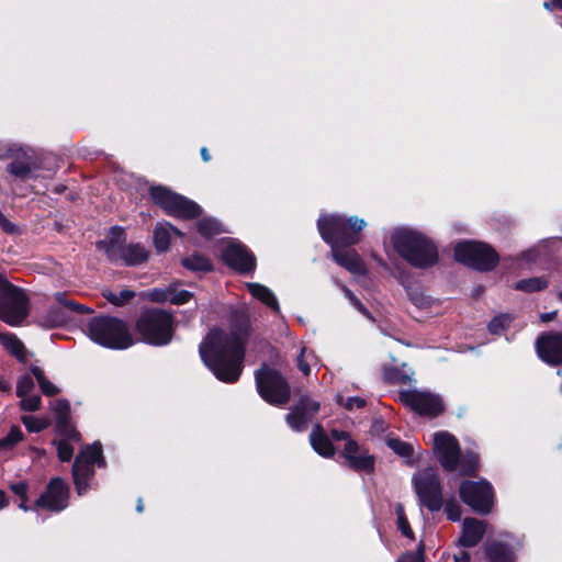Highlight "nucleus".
Masks as SVG:
<instances>
[{"label":"nucleus","instance_id":"56","mask_svg":"<svg viewBox=\"0 0 562 562\" xmlns=\"http://www.w3.org/2000/svg\"><path fill=\"white\" fill-rule=\"evenodd\" d=\"M330 439L336 441L345 440L346 442L353 440L350 432L336 428L330 430Z\"/></svg>","mask_w":562,"mask_h":562},{"label":"nucleus","instance_id":"12","mask_svg":"<svg viewBox=\"0 0 562 562\" xmlns=\"http://www.w3.org/2000/svg\"><path fill=\"white\" fill-rule=\"evenodd\" d=\"M458 494L461 502L475 514L486 516L492 513L495 503V491L487 480H463L459 485Z\"/></svg>","mask_w":562,"mask_h":562},{"label":"nucleus","instance_id":"49","mask_svg":"<svg viewBox=\"0 0 562 562\" xmlns=\"http://www.w3.org/2000/svg\"><path fill=\"white\" fill-rule=\"evenodd\" d=\"M34 381L29 374L20 376L16 381V396L24 397L29 395L34 389Z\"/></svg>","mask_w":562,"mask_h":562},{"label":"nucleus","instance_id":"61","mask_svg":"<svg viewBox=\"0 0 562 562\" xmlns=\"http://www.w3.org/2000/svg\"><path fill=\"white\" fill-rule=\"evenodd\" d=\"M9 505V499L3 490H0V509L5 508Z\"/></svg>","mask_w":562,"mask_h":562},{"label":"nucleus","instance_id":"9","mask_svg":"<svg viewBox=\"0 0 562 562\" xmlns=\"http://www.w3.org/2000/svg\"><path fill=\"white\" fill-rule=\"evenodd\" d=\"M30 299L24 289L0 273V319L10 326L21 325L29 316Z\"/></svg>","mask_w":562,"mask_h":562},{"label":"nucleus","instance_id":"63","mask_svg":"<svg viewBox=\"0 0 562 562\" xmlns=\"http://www.w3.org/2000/svg\"><path fill=\"white\" fill-rule=\"evenodd\" d=\"M11 390L10 383L4 380H0V392H8Z\"/></svg>","mask_w":562,"mask_h":562},{"label":"nucleus","instance_id":"23","mask_svg":"<svg viewBox=\"0 0 562 562\" xmlns=\"http://www.w3.org/2000/svg\"><path fill=\"white\" fill-rule=\"evenodd\" d=\"M486 562H516L515 549L512 544L501 541H487L484 546Z\"/></svg>","mask_w":562,"mask_h":562},{"label":"nucleus","instance_id":"52","mask_svg":"<svg viewBox=\"0 0 562 562\" xmlns=\"http://www.w3.org/2000/svg\"><path fill=\"white\" fill-rule=\"evenodd\" d=\"M397 515H398L397 516L398 530L402 532L403 536L414 540L415 533L409 525L408 519L406 518L405 514L403 513V509L401 506L398 507Z\"/></svg>","mask_w":562,"mask_h":562},{"label":"nucleus","instance_id":"4","mask_svg":"<svg viewBox=\"0 0 562 562\" xmlns=\"http://www.w3.org/2000/svg\"><path fill=\"white\" fill-rule=\"evenodd\" d=\"M88 333L92 341L109 349L122 350L133 345L127 324L114 316L92 317L88 323Z\"/></svg>","mask_w":562,"mask_h":562},{"label":"nucleus","instance_id":"18","mask_svg":"<svg viewBox=\"0 0 562 562\" xmlns=\"http://www.w3.org/2000/svg\"><path fill=\"white\" fill-rule=\"evenodd\" d=\"M55 413V432L66 440L79 442L81 434L71 422V406L68 400L58 398L52 402Z\"/></svg>","mask_w":562,"mask_h":562},{"label":"nucleus","instance_id":"21","mask_svg":"<svg viewBox=\"0 0 562 562\" xmlns=\"http://www.w3.org/2000/svg\"><path fill=\"white\" fill-rule=\"evenodd\" d=\"M486 531V524L473 517H467L462 522L461 536L458 546L461 548H473L477 546Z\"/></svg>","mask_w":562,"mask_h":562},{"label":"nucleus","instance_id":"13","mask_svg":"<svg viewBox=\"0 0 562 562\" xmlns=\"http://www.w3.org/2000/svg\"><path fill=\"white\" fill-rule=\"evenodd\" d=\"M400 401L403 405L418 414L429 418H437L445 413V404L438 394L417 390L400 392Z\"/></svg>","mask_w":562,"mask_h":562},{"label":"nucleus","instance_id":"2","mask_svg":"<svg viewBox=\"0 0 562 562\" xmlns=\"http://www.w3.org/2000/svg\"><path fill=\"white\" fill-rule=\"evenodd\" d=\"M316 226L324 243L330 247L335 263L351 274L367 276V265L353 248L361 241V232L367 226L364 220L334 213L319 216Z\"/></svg>","mask_w":562,"mask_h":562},{"label":"nucleus","instance_id":"3","mask_svg":"<svg viewBox=\"0 0 562 562\" xmlns=\"http://www.w3.org/2000/svg\"><path fill=\"white\" fill-rule=\"evenodd\" d=\"M391 243L398 256L413 268L425 270L439 261L436 243L417 229L396 228L391 235Z\"/></svg>","mask_w":562,"mask_h":562},{"label":"nucleus","instance_id":"45","mask_svg":"<svg viewBox=\"0 0 562 562\" xmlns=\"http://www.w3.org/2000/svg\"><path fill=\"white\" fill-rule=\"evenodd\" d=\"M425 543L420 540L414 551H405L402 553L396 562H425Z\"/></svg>","mask_w":562,"mask_h":562},{"label":"nucleus","instance_id":"17","mask_svg":"<svg viewBox=\"0 0 562 562\" xmlns=\"http://www.w3.org/2000/svg\"><path fill=\"white\" fill-rule=\"evenodd\" d=\"M222 261L239 274L252 273L257 266L255 255L243 244H229L221 254Z\"/></svg>","mask_w":562,"mask_h":562},{"label":"nucleus","instance_id":"48","mask_svg":"<svg viewBox=\"0 0 562 562\" xmlns=\"http://www.w3.org/2000/svg\"><path fill=\"white\" fill-rule=\"evenodd\" d=\"M66 439L53 441V445L57 448V457L61 462H69L74 457V447Z\"/></svg>","mask_w":562,"mask_h":562},{"label":"nucleus","instance_id":"20","mask_svg":"<svg viewBox=\"0 0 562 562\" xmlns=\"http://www.w3.org/2000/svg\"><path fill=\"white\" fill-rule=\"evenodd\" d=\"M538 357L551 367L562 364V333H542L536 340Z\"/></svg>","mask_w":562,"mask_h":562},{"label":"nucleus","instance_id":"28","mask_svg":"<svg viewBox=\"0 0 562 562\" xmlns=\"http://www.w3.org/2000/svg\"><path fill=\"white\" fill-rule=\"evenodd\" d=\"M248 292L258 301L267 305L273 312H280V305L274 293L260 283H247Z\"/></svg>","mask_w":562,"mask_h":562},{"label":"nucleus","instance_id":"10","mask_svg":"<svg viewBox=\"0 0 562 562\" xmlns=\"http://www.w3.org/2000/svg\"><path fill=\"white\" fill-rule=\"evenodd\" d=\"M148 193L154 204L169 216L181 220H195L203 212L196 202L171 191L165 186H151Z\"/></svg>","mask_w":562,"mask_h":562},{"label":"nucleus","instance_id":"47","mask_svg":"<svg viewBox=\"0 0 562 562\" xmlns=\"http://www.w3.org/2000/svg\"><path fill=\"white\" fill-rule=\"evenodd\" d=\"M445 513L447 515V519L453 522L460 521L462 516V507L456 501V498L451 497L445 501L443 507Z\"/></svg>","mask_w":562,"mask_h":562},{"label":"nucleus","instance_id":"19","mask_svg":"<svg viewBox=\"0 0 562 562\" xmlns=\"http://www.w3.org/2000/svg\"><path fill=\"white\" fill-rule=\"evenodd\" d=\"M340 457L346 460L348 468L355 472H364L367 474L374 472L375 457L369 453L368 449H361L356 440L345 443Z\"/></svg>","mask_w":562,"mask_h":562},{"label":"nucleus","instance_id":"11","mask_svg":"<svg viewBox=\"0 0 562 562\" xmlns=\"http://www.w3.org/2000/svg\"><path fill=\"white\" fill-rule=\"evenodd\" d=\"M413 488L420 507L430 513L442 509L445 504L443 487L436 469L426 468L412 477Z\"/></svg>","mask_w":562,"mask_h":562},{"label":"nucleus","instance_id":"30","mask_svg":"<svg viewBox=\"0 0 562 562\" xmlns=\"http://www.w3.org/2000/svg\"><path fill=\"white\" fill-rule=\"evenodd\" d=\"M181 266L192 272H212L214 266L204 255L194 251L191 256L181 259Z\"/></svg>","mask_w":562,"mask_h":562},{"label":"nucleus","instance_id":"29","mask_svg":"<svg viewBox=\"0 0 562 562\" xmlns=\"http://www.w3.org/2000/svg\"><path fill=\"white\" fill-rule=\"evenodd\" d=\"M481 467L480 454L473 450L460 451L459 470L462 476H476Z\"/></svg>","mask_w":562,"mask_h":562},{"label":"nucleus","instance_id":"15","mask_svg":"<svg viewBox=\"0 0 562 562\" xmlns=\"http://www.w3.org/2000/svg\"><path fill=\"white\" fill-rule=\"evenodd\" d=\"M69 495L70 490L64 479L53 477L46 485L45 491L34 502V508L60 513L67 508Z\"/></svg>","mask_w":562,"mask_h":562},{"label":"nucleus","instance_id":"6","mask_svg":"<svg viewBox=\"0 0 562 562\" xmlns=\"http://www.w3.org/2000/svg\"><path fill=\"white\" fill-rule=\"evenodd\" d=\"M175 317L161 308L145 310L136 321V330L144 342L151 346H166L173 337Z\"/></svg>","mask_w":562,"mask_h":562},{"label":"nucleus","instance_id":"64","mask_svg":"<svg viewBox=\"0 0 562 562\" xmlns=\"http://www.w3.org/2000/svg\"><path fill=\"white\" fill-rule=\"evenodd\" d=\"M342 291H344V293H345V296H346L350 302H351L352 296H356V295L353 294V292H352L350 289H348L347 286H345V285L342 286Z\"/></svg>","mask_w":562,"mask_h":562},{"label":"nucleus","instance_id":"38","mask_svg":"<svg viewBox=\"0 0 562 562\" xmlns=\"http://www.w3.org/2000/svg\"><path fill=\"white\" fill-rule=\"evenodd\" d=\"M513 321L514 317L510 314H498L490 321L487 329L492 335H501L509 328Z\"/></svg>","mask_w":562,"mask_h":562},{"label":"nucleus","instance_id":"41","mask_svg":"<svg viewBox=\"0 0 562 562\" xmlns=\"http://www.w3.org/2000/svg\"><path fill=\"white\" fill-rule=\"evenodd\" d=\"M153 241L158 252H166L170 248V234L166 227H156L153 235Z\"/></svg>","mask_w":562,"mask_h":562},{"label":"nucleus","instance_id":"25","mask_svg":"<svg viewBox=\"0 0 562 562\" xmlns=\"http://www.w3.org/2000/svg\"><path fill=\"white\" fill-rule=\"evenodd\" d=\"M71 318V314L63 307L52 306L38 317L37 324L43 328L52 329L67 325Z\"/></svg>","mask_w":562,"mask_h":562},{"label":"nucleus","instance_id":"39","mask_svg":"<svg viewBox=\"0 0 562 562\" xmlns=\"http://www.w3.org/2000/svg\"><path fill=\"white\" fill-rule=\"evenodd\" d=\"M10 490L14 495H16L20 498V503L18 505L20 509H22L24 512L34 509V506L31 507L27 505V502H29V496H27L29 484H27V482L20 481V482L12 483V484H10Z\"/></svg>","mask_w":562,"mask_h":562},{"label":"nucleus","instance_id":"35","mask_svg":"<svg viewBox=\"0 0 562 562\" xmlns=\"http://www.w3.org/2000/svg\"><path fill=\"white\" fill-rule=\"evenodd\" d=\"M55 300L58 302L60 307L71 314H91L93 310L87 305L80 304L74 300H69L64 292H57Z\"/></svg>","mask_w":562,"mask_h":562},{"label":"nucleus","instance_id":"51","mask_svg":"<svg viewBox=\"0 0 562 562\" xmlns=\"http://www.w3.org/2000/svg\"><path fill=\"white\" fill-rule=\"evenodd\" d=\"M20 398V408L24 412H36L42 406V398L40 395H26Z\"/></svg>","mask_w":562,"mask_h":562},{"label":"nucleus","instance_id":"57","mask_svg":"<svg viewBox=\"0 0 562 562\" xmlns=\"http://www.w3.org/2000/svg\"><path fill=\"white\" fill-rule=\"evenodd\" d=\"M350 303L363 316H366L368 318L372 317L370 311L366 307V305L357 296H352Z\"/></svg>","mask_w":562,"mask_h":562},{"label":"nucleus","instance_id":"14","mask_svg":"<svg viewBox=\"0 0 562 562\" xmlns=\"http://www.w3.org/2000/svg\"><path fill=\"white\" fill-rule=\"evenodd\" d=\"M460 451L459 441L452 434L445 430L434 434V452L445 471H457L460 461Z\"/></svg>","mask_w":562,"mask_h":562},{"label":"nucleus","instance_id":"58","mask_svg":"<svg viewBox=\"0 0 562 562\" xmlns=\"http://www.w3.org/2000/svg\"><path fill=\"white\" fill-rule=\"evenodd\" d=\"M543 5L548 10H562V0L546 1Z\"/></svg>","mask_w":562,"mask_h":562},{"label":"nucleus","instance_id":"1","mask_svg":"<svg viewBox=\"0 0 562 562\" xmlns=\"http://www.w3.org/2000/svg\"><path fill=\"white\" fill-rule=\"evenodd\" d=\"M229 330L213 327L199 346L205 367L224 383H236L244 369L246 347L252 333L248 313L234 310L228 322Z\"/></svg>","mask_w":562,"mask_h":562},{"label":"nucleus","instance_id":"59","mask_svg":"<svg viewBox=\"0 0 562 562\" xmlns=\"http://www.w3.org/2000/svg\"><path fill=\"white\" fill-rule=\"evenodd\" d=\"M454 562H471V555L468 551H461L459 554H454Z\"/></svg>","mask_w":562,"mask_h":562},{"label":"nucleus","instance_id":"31","mask_svg":"<svg viewBox=\"0 0 562 562\" xmlns=\"http://www.w3.org/2000/svg\"><path fill=\"white\" fill-rule=\"evenodd\" d=\"M195 227L198 233L207 240L224 232L222 228V223L218 220L210 216H204L198 220Z\"/></svg>","mask_w":562,"mask_h":562},{"label":"nucleus","instance_id":"7","mask_svg":"<svg viewBox=\"0 0 562 562\" xmlns=\"http://www.w3.org/2000/svg\"><path fill=\"white\" fill-rule=\"evenodd\" d=\"M453 258L479 272H491L501 261L499 254L491 244L476 239L458 241L453 247Z\"/></svg>","mask_w":562,"mask_h":562},{"label":"nucleus","instance_id":"46","mask_svg":"<svg viewBox=\"0 0 562 562\" xmlns=\"http://www.w3.org/2000/svg\"><path fill=\"white\" fill-rule=\"evenodd\" d=\"M383 376L384 380L391 384H405L409 380L408 375L396 367L385 368Z\"/></svg>","mask_w":562,"mask_h":562},{"label":"nucleus","instance_id":"55","mask_svg":"<svg viewBox=\"0 0 562 562\" xmlns=\"http://www.w3.org/2000/svg\"><path fill=\"white\" fill-rule=\"evenodd\" d=\"M0 228L5 234H16L18 233V226L13 224L11 221H9L4 215L0 218Z\"/></svg>","mask_w":562,"mask_h":562},{"label":"nucleus","instance_id":"40","mask_svg":"<svg viewBox=\"0 0 562 562\" xmlns=\"http://www.w3.org/2000/svg\"><path fill=\"white\" fill-rule=\"evenodd\" d=\"M21 422L29 432H41L50 425V422L47 418L36 417L33 415L22 416Z\"/></svg>","mask_w":562,"mask_h":562},{"label":"nucleus","instance_id":"50","mask_svg":"<svg viewBox=\"0 0 562 562\" xmlns=\"http://www.w3.org/2000/svg\"><path fill=\"white\" fill-rule=\"evenodd\" d=\"M336 402L350 412L356 407L363 408L367 405V401L360 396H350L345 400L342 395H338Z\"/></svg>","mask_w":562,"mask_h":562},{"label":"nucleus","instance_id":"43","mask_svg":"<svg viewBox=\"0 0 562 562\" xmlns=\"http://www.w3.org/2000/svg\"><path fill=\"white\" fill-rule=\"evenodd\" d=\"M7 171L12 176L25 181L31 177L32 168L27 162L13 160L8 165Z\"/></svg>","mask_w":562,"mask_h":562},{"label":"nucleus","instance_id":"16","mask_svg":"<svg viewBox=\"0 0 562 562\" xmlns=\"http://www.w3.org/2000/svg\"><path fill=\"white\" fill-rule=\"evenodd\" d=\"M321 409V403L313 400L308 394L300 396L299 401L290 407L284 419L288 426L296 432L307 429L308 424Z\"/></svg>","mask_w":562,"mask_h":562},{"label":"nucleus","instance_id":"62","mask_svg":"<svg viewBox=\"0 0 562 562\" xmlns=\"http://www.w3.org/2000/svg\"><path fill=\"white\" fill-rule=\"evenodd\" d=\"M201 158L204 162H209L211 160V155L209 153V149L206 147H202L200 149Z\"/></svg>","mask_w":562,"mask_h":562},{"label":"nucleus","instance_id":"27","mask_svg":"<svg viewBox=\"0 0 562 562\" xmlns=\"http://www.w3.org/2000/svg\"><path fill=\"white\" fill-rule=\"evenodd\" d=\"M75 460H79L82 464H88V467H93L97 464L99 468H104L106 465L105 459L103 457V448L100 441H95L91 445H86Z\"/></svg>","mask_w":562,"mask_h":562},{"label":"nucleus","instance_id":"32","mask_svg":"<svg viewBox=\"0 0 562 562\" xmlns=\"http://www.w3.org/2000/svg\"><path fill=\"white\" fill-rule=\"evenodd\" d=\"M386 446L397 456L408 459L407 464H413L414 447L406 441L401 440L389 434L385 438Z\"/></svg>","mask_w":562,"mask_h":562},{"label":"nucleus","instance_id":"26","mask_svg":"<svg viewBox=\"0 0 562 562\" xmlns=\"http://www.w3.org/2000/svg\"><path fill=\"white\" fill-rule=\"evenodd\" d=\"M94 469L82 464L79 460H75L71 468L72 480L76 492L79 496L87 493L89 488V481L94 476Z\"/></svg>","mask_w":562,"mask_h":562},{"label":"nucleus","instance_id":"34","mask_svg":"<svg viewBox=\"0 0 562 562\" xmlns=\"http://www.w3.org/2000/svg\"><path fill=\"white\" fill-rule=\"evenodd\" d=\"M1 342L5 349L14 356L20 362L25 363V347L24 344L13 334H7L1 337Z\"/></svg>","mask_w":562,"mask_h":562},{"label":"nucleus","instance_id":"54","mask_svg":"<svg viewBox=\"0 0 562 562\" xmlns=\"http://www.w3.org/2000/svg\"><path fill=\"white\" fill-rule=\"evenodd\" d=\"M304 351H305V348H302V349H301V352L299 353V356H297V358H296V364H297L299 370H300L304 375H310V373H311V367H310L308 362L305 360Z\"/></svg>","mask_w":562,"mask_h":562},{"label":"nucleus","instance_id":"53","mask_svg":"<svg viewBox=\"0 0 562 562\" xmlns=\"http://www.w3.org/2000/svg\"><path fill=\"white\" fill-rule=\"evenodd\" d=\"M387 428L389 425L386 422L381 416H379L372 420L369 432L372 436H381L387 430Z\"/></svg>","mask_w":562,"mask_h":562},{"label":"nucleus","instance_id":"37","mask_svg":"<svg viewBox=\"0 0 562 562\" xmlns=\"http://www.w3.org/2000/svg\"><path fill=\"white\" fill-rule=\"evenodd\" d=\"M102 296L108 302H110L111 304H113L115 306H124L126 303H128L131 300H133L136 296V293L130 289L121 290L119 293H115L111 290H104L102 292Z\"/></svg>","mask_w":562,"mask_h":562},{"label":"nucleus","instance_id":"5","mask_svg":"<svg viewBox=\"0 0 562 562\" xmlns=\"http://www.w3.org/2000/svg\"><path fill=\"white\" fill-rule=\"evenodd\" d=\"M110 234L109 239L97 243V248L103 250L110 261H122L126 267H138L148 261L150 252L143 244H124L125 232L123 227L113 226Z\"/></svg>","mask_w":562,"mask_h":562},{"label":"nucleus","instance_id":"8","mask_svg":"<svg viewBox=\"0 0 562 562\" xmlns=\"http://www.w3.org/2000/svg\"><path fill=\"white\" fill-rule=\"evenodd\" d=\"M255 382L259 396L269 405L282 407L289 403L291 386L279 370L263 362L255 371Z\"/></svg>","mask_w":562,"mask_h":562},{"label":"nucleus","instance_id":"44","mask_svg":"<svg viewBox=\"0 0 562 562\" xmlns=\"http://www.w3.org/2000/svg\"><path fill=\"white\" fill-rule=\"evenodd\" d=\"M407 295L409 301L418 308H428L432 305V299L418 288H409Z\"/></svg>","mask_w":562,"mask_h":562},{"label":"nucleus","instance_id":"22","mask_svg":"<svg viewBox=\"0 0 562 562\" xmlns=\"http://www.w3.org/2000/svg\"><path fill=\"white\" fill-rule=\"evenodd\" d=\"M194 294L188 290L176 291L173 285H168L167 288H154L151 289L147 297L150 302L154 303H167L173 305H183L191 301Z\"/></svg>","mask_w":562,"mask_h":562},{"label":"nucleus","instance_id":"42","mask_svg":"<svg viewBox=\"0 0 562 562\" xmlns=\"http://www.w3.org/2000/svg\"><path fill=\"white\" fill-rule=\"evenodd\" d=\"M24 439V435L18 425H12L8 435L0 439V450L12 449Z\"/></svg>","mask_w":562,"mask_h":562},{"label":"nucleus","instance_id":"60","mask_svg":"<svg viewBox=\"0 0 562 562\" xmlns=\"http://www.w3.org/2000/svg\"><path fill=\"white\" fill-rule=\"evenodd\" d=\"M558 315V312L557 311H553V312H548V313H542L540 315V319L541 322L543 323H548V322H551L553 321Z\"/></svg>","mask_w":562,"mask_h":562},{"label":"nucleus","instance_id":"24","mask_svg":"<svg viewBox=\"0 0 562 562\" xmlns=\"http://www.w3.org/2000/svg\"><path fill=\"white\" fill-rule=\"evenodd\" d=\"M310 442L315 452L323 458H333L336 453L331 439L318 423L314 425L313 430L310 434Z\"/></svg>","mask_w":562,"mask_h":562},{"label":"nucleus","instance_id":"36","mask_svg":"<svg viewBox=\"0 0 562 562\" xmlns=\"http://www.w3.org/2000/svg\"><path fill=\"white\" fill-rule=\"evenodd\" d=\"M30 371L35 376L40 385V389L44 395L55 396L60 392V390L47 379L44 371L40 367L31 366Z\"/></svg>","mask_w":562,"mask_h":562},{"label":"nucleus","instance_id":"33","mask_svg":"<svg viewBox=\"0 0 562 562\" xmlns=\"http://www.w3.org/2000/svg\"><path fill=\"white\" fill-rule=\"evenodd\" d=\"M549 286V279L546 276L531 277L518 280L514 289L526 293H535L546 290Z\"/></svg>","mask_w":562,"mask_h":562}]
</instances>
